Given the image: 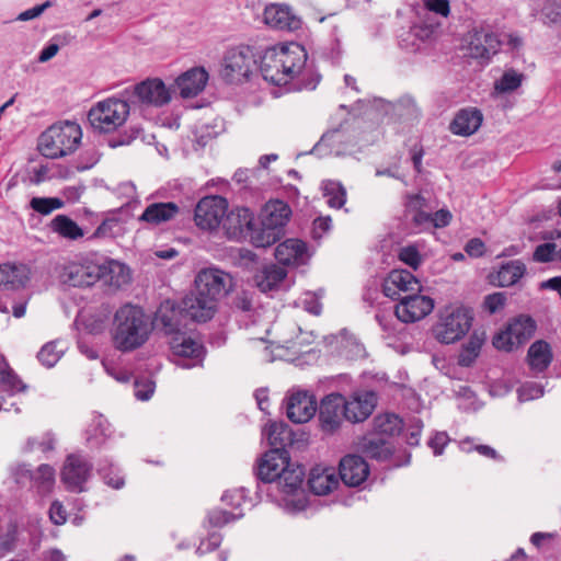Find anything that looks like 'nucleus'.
<instances>
[{
    "label": "nucleus",
    "mask_w": 561,
    "mask_h": 561,
    "mask_svg": "<svg viewBox=\"0 0 561 561\" xmlns=\"http://www.w3.org/2000/svg\"><path fill=\"white\" fill-rule=\"evenodd\" d=\"M51 231L58 233L61 238L76 241L81 239L85 232L84 230L69 216L57 215L49 224Z\"/></svg>",
    "instance_id": "39"
},
{
    "label": "nucleus",
    "mask_w": 561,
    "mask_h": 561,
    "mask_svg": "<svg viewBox=\"0 0 561 561\" xmlns=\"http://www.w3.org/2000/svg\"><path fill=\"white\" fill-rule=\"evenodd\" d=\"M469 56L476 59H489L491 55L497 51L500 41L497 36L490 31L483 28H473L468 32L463 39Z\"/></svg>",
    "instance_id": "19"
},
{
    "label": "nucleus",
    "mask_w": 561,
    "mask_h": 561,
    "mask_svg": "<svg viewBox=\"0 0 561 561\" xmlns=\"http://www.w3.org/2000/svg\"><path fill=\"white\" fill-rule=\"evenodd\" d=\"M536 329V321L530 316L519 314L493 336L492 344L499 351L512 352L528 342Z\"/></svg>",
    "instance_id": "8"
},
{
    "label": "nucleus",
    "mask_w": 561,
    "mask_h": 561,
    "mask_svg": "<svg viewBox=\"0 0 561 561\" xmlns=\"http://www.w3.org/2000/svg\"><path fill=\"white\" fill-rule=\"evenodd\" d=\"M20 472L22 476H27L31 480L39 484H51L55 478V469L46 463L37 467L36 470L31 469L28 466L23 465L20 467Z\"/></svg>",
    "instance_id": "48"
},
{
    "label": "nucleus",
    "mask_w": 561,
    "mask_h": 561,
    "mask_svg": "<svg viewBox=\"0 0 561 561\" xmlns=\"http://www.w3.org/2000/svg\"><path fill=\"white\" fill-rule=\"evenodd\" d=\"M317 408L316 397L305 390L293 392L286 398L287 417L297 424L308 422L316 414Z\"/></svg>",
    "instance_id": "18"
},
{
    "label": "nucleus",
    "mask_w": 561,
    "mask_h": 561,
    "mask_svg": "<svg viewBox=\"0 0 561 561\" xmlns=\"http://www.w3.org/2000/svg\"><path fill=\"white\" fill-rule=\"evenodd\" d=\"M231 309L233 312H238L241 317L253 321L256 313L253 293L247 290L238 293L232 298Z\"/></svg>",
    "instance_id": "44"
},
{
    "label": "nucleus",
    "mask_w": 561,
    "mask_h": 561,
    "mask_svg": "<svg viewBox=\"0 0 561 561\" xmlns=\"http://www.w3.org/2000/svg\"><path fill=\"white\" fill-rule=\"evenodd\" d=\"M451 218L453 215L447 208H442L435 213L431 211L428 230L447 227L450 224Z\"/></svg>",
    "instance_id": "60"
},
{
    "label": "nucleus",
    "mask_w": 561,
    "mask_h": 561,
    "mask_svg": "<svg viewBox=\"0 0 561 561\" xmlns=\"http://www.w3.org/2000/svg\"><path fill=\"white\" fill-rule=\"evenodd\" d=\"M255 65V54L250 46L232 47L225 54L220 77L228 84L243 83L250 78Z\"/></svg>",
    "instance_id": "7"
},
{
    "label": "nucleus",
    "mask_w": 561,
    "mask_h": 561,
    "mask_svg": "<svg viewBox=\"0 0 561 561\" xmlns=\"http://www.w3.org/2000/svg\"><path fill=\"white\" fill-rule=\"evenodd\" d=\"M420 280L407 270H393L390 272L388 279L386 280L382 291L385 296L396 299L398 293L396 289L401 291L420 293L421 291Z\"/></svg>",
    "instance_id": "29"
},
{
    "label": "nucleus",
    "mask_w": 561,
    "mask_h": 561,
    "mask_svg": "<svg viewBox=\"0 0 561 561\" xmlns=\"http://www.w3.org/2000/svg\"><path fill=\"white\" fill-rule=\"evenodd\" d=\"M141 128L139 126H130L128 129L124 130L122 134L112 136L107 139V145L111 148H116L121 146H127L131 144L136 138L139 137L141 133Z\"/></svg>",
    "instance_id": "52"
},
{
    "label": "nucleus",
    "mask_w": 561,
    "mask_h": 561,
    "mask_svg": "<svg viewBox=\"0 0 561 561\" xmlns=\"http://www.w3.org/2000/svg\"><path fill=\"white\" fill-rule=\"evenodd\" d=\"M208 72L203 67H195L176 79L180 95L184 99L198 95L206 87Z\"/></svg>",
    "instance_id": "30"
},
{
    "label": "nucleus",
    "mask_w": 561,
    "mask_h": 561,
    "mask_svg": "<svg viewBox=\"0 0 561 561\" xmlns=\"http://www.w3.org/2000/svg\"><path fill=\"white\" fill-rule=\"evenodd\" d=\"M290 216L291 209L287 203L279 199L267 202L260 213L256 230L250 234L252 244L267 248L279 241Z\"/></svg>",
    "instance_id": "3"
},
{
    "label": "nucleus",
    "mask_w": 561,
    "mask_h": 561,
    "mask_svg": "<svg viewBox=\"0 0 561 561\" xmlns=\"http://www.w3.org/2000/svg\"><path fill=\"white\" fill-rule=\"evenodd\" d=\"M345 397L341 393L325 396L319 405L320 428L325 434H334L345 420Z\"/></svg>",
    "instance_id": "15"
},
{
    "label": "nucleus",
    "mask_w": 561,
    "mask_h": 561,
    "mask_svg": "<svg viewBox=\"0 0 561 561\" xmlns=\"http://www.w3.org/2000/svg\"><path fill=\"white\" fill-rule=\"evenodd\" d=\"M100 266L98 261L83 257L64 264L59 272L62 284L72 287H90L100 280Z\"/></svg>",
    "instance_id": "10"
},
{
    "label": "nucleus",
    "mask_w": 561,
    "mask_h": 561,
    "mask_svg": "<svg viewBox=\"0 0 561 561\" xmlns=\"http://www.w3.org/2000/svg\"><path fill=\"white\" fill-rule=\"evenodd\" d=\"M339 474L344 484L358 486L366 481L369 466L362 456L346 455L340 461Z\"/></svg>",
    "instance_id": "23"
},
{
    "label": "nucleus",
    "mask_w": 561,
    "mask_h": 561,
    "mask_svg": "<svg viewBox=\"0 0 561 561\" xmlns=\"http://www.w3.org/2000/svg\"><path fill=\"white\" fill-rule=\"evenodd\" d=\"M82 138L81 127L73 122H65L48 127L38 139V150L50 159L73 152Z\"/></svg>",
    "instance_id": "4"
},
{
    "label": "nucleus",
    "mask_w": 561,
    "mask_h": 561,
    "mask_svg": "<svg viewBox=\"0 0 561 561\" xmlns=\"http://www.w3.org/2000/svg\"><path fill=\"white\" fill-rule=\"evenodd\" d=\"M208 523L213 527H222L231 520H234L236 516L227 511L215 508L208 512Z\"/></svg>",
    "instance_id": "59"
},
{
    "label": "nucleus",
    "mask_w": 561,
    "mask_h": 561,
    "mask_svg": "<svg viewBox=\"0 0 561 561\" xmlns=\"http://www.w3.org/2000/svg\"><path fill=\"white\" fill-rule=\"evenodd\" d=\"M130 104H146L152 106H162L170 102L171 95L164 82L159 78H148L133 88H126L122 91Z\"/></svg>",
    "instance_id": "9"
},
{
    "label": "nucleus",
    "mask_w": 561,
    "mask_h": 561,
    "mask_svg": "<svg viewBox=\"0 0 561 561\" xmlns=\"http://www.w3.org/2000/svg\"><path fill=\"white\" fill-rule=\"evenodd\" d=\"M30 206L41 215H49L55 209L61 208L64 202L58 197H33Z\"/></svg>",
    "instance_id": "51"
},
{
    "label": "nucleus",
    "mask_w": 561,
    "mask_h": 561,
    "mask_svg": "<svg viewBox=\"0 0 561 561\" xmlns=\"http://www.w3.org/2000/svg\"><path fill=\"white\" fill-rule=\"evenodd\" d=\"M264 23L272 28L279 31H296L300 28L301 21L288 5L270 4L263 13Z\"/></svg>",
    "instance_id": "26"
},
{
    "label": "nucleus",
    "mask_w": 561,
    "mask_h": 561,
    "mask_svg": "<svg viewBox=\"0 0 561 561\" xmlns=\"http://www.w3.org/2000/svg\"><path fill=\"white\" fill-rule=\"evenodd\" d=\"M526 265L520 260H512L503 263L496 274V285L500 287H510L519 282L526 274Z\"/></svg>",
    "instance_id": "38"
},
{
    "label": "nucleus",
    "mask_w": 561,
    "mask_h": 561,
    "mask_svg": "<svg viewBox=\"0 0 561 561\" xmlns=\"http://www.w3.org/2000/svg\"><path fill=\"white\" fill-rule=\"evenodd\" d=\"M221 226L229 239L250 238L256 230L254 214L247 207H237L226 213Z\"/></svg>",
    "instance_id": "17"
},
{
    "label": "nucleus",
    "mask_w": 561,
    "mask_h": 561,
    "mask_svg": "<svg viewBox=\"0 0 561 561\" xmlns=\"http://www.w3.org/2000/svg\"><path fill=\"white\" fill-rule=\"evenodd\" d=\"M256 479L264 483L276 482L285 494L296 493L302 485L306 471L300 465L290 463V456L277 450L266 451L254 469Z\"/></svg>",
    "instance_id": "2"
},
{
    "label": "nucleus",
    "mask_w": 561,
    "mask_h": 561,
    "mask_svg": "<svg viewBox=\"0 0 561 561\" xmlns=\"http://www.w3.org/2000/svg\"><path fill=\"white\" fill-rule=\"evenodd\" d=\"M164 332L167 335H179L190 330V321L182 304L171 300L161 302L156 311L152 324Z\"/></svg>",
    "instance_id": "11"
},
{
    "label": "nucleus",
    "mask_w": 561,
    "mask_h": 561,
    "mask_svg": "<svg viewBox=\"0 0 561 561\" xmlns=\"http://www.w3.org/2000/svg\"><path fill=\"white\" fill-rule=\"evenodd\" d=\"M522 75L511 70L504 72L499 81L495 83V89L500 92H511L516 90L522 83Z\"/></svg>",
    "instance_id": "53"
},
{
    "label": "nucleus",
    "mask_w": 561,
    "mask_h": 561,
    "mask_svg": "<svg viewBox=\"0 0 561 561\" xmlns=\"http://www.w3.org/2000/svg\"><path fill=\"white\" fill-rule=\"evenodd\" d=\"M180 211V207L173 202L152 203L146 207L138 220L151 226H159L174 219Z\"/></svg>",
    "instance_id": "33"
},
{
    "label": "nucleus",
    "mask_w": 561,
    "mask_h": 561,
    "mask_svg": "<svg viewBox=\"0 0 561 561\" xmlns=\"http://www.w3.org/2000/svg\"><path fill=\"white\" fill-rule=\"evenodd\" d=\"M543 396V387L536 382H525L518 389V398L520 401L538 399Z\"/></svg>",
    "instance_id": "56"
},
{
    "label": "nucleus",
    "mask_w": 561,
    "mask_h": 561,
    "mask_svg": "<svg viewBox=\"0 0 561 561\" xmlns=\"http://www.w3.org/2000/svg\"><path fill=\"white\" fill-rule=\"evenodd\" d=\"M60 36H55L39 53L38 61L46 62L55 57L59 50Z\"/></svg>",
    "instance_id": "63"
},
{
    "label": "nucleus",
    "mask_w": 561,
    "mask_h": 561,
    "mask_svg": "<svg viewBox=\"0 0 561 561\" xmlns=\"http://www.w3.org/2000/svg\"><path fill=\"white\" fill-rule=\"evenodd\" d=\"M400 302L396 306L394 313L398 320L403 323H413L432 312L434 300L431 297L412 293L411 295L399 298Z\"/></svg>",
    "instance_id": "16"
},
{
    "label": "nucleus",
    "mask_w": 561,
    "mask_h": 561,
    "mask_svg": "<svg viewBox=\"0 0 561 561\" xmlns=\"http://www.w3.org/2000/svg\"><path fill=\"white\" fill-rule=\"evenodd\" d=\"M337 484L339 481L334 473L328 470L319 472L317 469H313L308 479L309 490L316 495H327L334 490Z\"/></svg>",
    "instance_id": "41"
},
{
    "label": "nucleus",
    "mask_w": 561,
    "mask_h": 561,
    "mask_svg": "<svg viewBox=\"0 0 561 561\" xmlns=\"http://www.w3.org/2000/svg\"><path fill=\"white\" fill-rule=\"evenodd\" d=\"M331 217H318L313 220L312 236L314 239L321 238L331 229Z\"/></svg>",
    "instance_id": "64"
},
{
    "label": "nucleus",
    "mask_w": 561,
    "mask_h": 561,
    "mask_svg": "<svg viewBox=\"0 0 561 561\" xmlns=\"http://www.w3.org/2000/svg\"><path fill=\"white\" fill-rule=\"evenodd\" d=\"M280 60L279 46L267 47L260 58V71L264 80L275 85H285Z\"/></svg>",
    "instance_id": "28"
},
{
    "label": "nucleus",
    "mask_w": 561,
    "mask_h": 561,
    "mask_svg": "<svg viewBox=\"0 0 561 561\" xmlns=\"http://www.w3.org/2000/svg\"><path fill=\"white\" fill-rule=\"evenodd\" d=\"M106 420L102 415L95 416L93 423L87 430V442L91 446H100L106 438Z\"/></svg>",
    "instance_id": "50"
},
{
    "label": "nucleus",
    "mask_w": 561,
    "mask_h": 561,
    "mask_svg": "<svg viewBox=\"0 0 561 561\" xmlns=\"http://www.w3.org/2000/svg\"><path fill=\"white\" fill-rule=\"evenodd\" d=\"M557 244L546 242L536 247L533 253V260L539 263H548L557 259Z\"/></svg>",
    "instance_id": "54"
},
{
    "label": "nucleus",
    "mask_w": 561,
    "mask_h": 561,
    "mask_svg": "<svg viewBox=\"0 0 561 561\" xmlns=\"http://www.w3.org/2000/svg\"><path fill=\"white\" fill-rule=\"evenodd\" d=\"M0 386L11 394L26 389V385L7 363L0 367Z\"/></svg>",
    "instance_id": "47"
},
{
    "label": "nucleus",
    "mask_w": 561,
    "mask_h": 561,
    "mask_svg": "<svg viewBox=\"0 0 561 561\" xmlns=\"http://www.w3.org/2000/svg\"><path fill=\"white\" fill-rule=\"evenodd\" d=\"M154 391V383L150 380H146L141 383L139 380H135V397L138 400H149Z\"/></svg>",
    "instance_id": "62"
},
{
    "label": "nucleus",
    "mask_w": 561,
    "mask_h": 561,
    "mask_svg": "<svg viewBox=\"0 0 561 561\" xmlns=\"http://www.w3.org/2000/svg\"><path fill=\"white\" fill-rule=\"evenodd\" d=\"M98 264L100 266V279H104L106 283L116 286L128 282L129 270L125 264L108 259L98 261Z\"/></svg>",
    "instance_id": "36"
},
{
    "label": "nucleus",
    "mask_w": 561,
    "mask_h": 561,
    "mask_svg": "<svg viewBox=\"0 0 561 561\" xmlns=\"http://www.w3.org/2000/svg\"><path fill=\"white\" fill-rule=\"evenodd\" d=\"M130 111V103L119 93V98H108L94 105L88 113L91 127L100 133H111L122 126Z\"/></svg>",
    "instance_id": "6"
},
{
    "label": "nucleus",
    "mask_w": 561,
    "mask_h": 561,
    "mask_svg": "<svg viewBox=\"0 0 561 561\" xmlns=\"http://www.w3.org/2000/svg\"><path fill=\"white\" fill-rule=\"evenodd\" d=\"M528 7L530 15L545 23H557L561 20L560 8L551 0H528Z\"/></svg>",
    "instance_id": "42"
},
{
    "label": "nucleus",
    "mask_w": 561,
    "mask_h": 561,
    "mask_svg": "<svg viewBox=\"0 0 561 561\" xmlns=\"http://www.w3.org/2000/svg\"><path fill=\"white\" fill-rule=\"evenodd\" d=\"M507 297L505 293L497 291L484 297L483 306L490 313H495L506 304Z\"/></svg>",
    "instance_id": "58"
},
{
    "label": "nucleus",
    "mask_w": 561,
    "mask_h": 561,
    "mask_svg": "<svg viewBox=\"0 0 561 561\" xmlns=\"http://www.w3.org/2000/svg\"><path fill=\"white\" fill-rule=\"evenodd\" d=\"M18 268L10 264L0 265V288H13L16 284Z\"/></svg>",
    "instance_id": "57"
},
{
    "label": "nucleus",
    "mask_w": 561,
    "mask_h": 561,
    "mask_svg": "<svg viewBox=\"0 0 561 561\" xmlns=\"http://www.w3.org/2000/svg\"><path fill=\"white\" fill-rule=\"evenodd\" d=\"M323 195L328 197V205L341 208L346 203V190L341 182L328 180L322 184Z\"/></svg>",
    "instance_id": "46"
},
{
    "label": "nucleus",
    "mask_w": 561,
    "mask_h": 561,
    "mask_svg": "<svg viewBox=\"0 0 561 561\" xmlns=\"http://www.w3.org/2000/svg\"><path fill=\"white\" fill-rule=\"evenodd\" d=\"M359 449L366 458L385 462L391 459L396 446L393 440L369 432L362 437Z\"/></svg>",
    "instance_id": "24"
},
{
    "label": "nucleus",
    "mask_w": 561,
    "mask_h": 561,
    "mask_svg": "<svg viewBox=\"0 0 561 561\" xmlns=\"http://www.w3.org/2000/svg\"><path fill=\"white\" fill-rule=\"evenodd\" d=\"M552 358L551 346L543 340L535 341L528 348V365L537 374L543 373L550 366Z\"/></svg>",
    "instance_id": "35"
},
{
    "label": "nucleus",
    "mask_w": 561,
    "mask_h": 561,
    "mask_svg": "<svg viewBox=\"0 0 561 561\" xmlns=\"http://www.w3.org/2000/svg\"><path fill=\"white\" fill-rule=\"evenodd\" d=\"M402 420L396 414H380L374 417L373 431L370 433L382 435L392 440L402 430Z\"/></svg>",
    "instance_id": "40"
},
{
    "label": "nucleus",
    "mask_w": 561,
    "mask_h": 561,
    "mask_svg": "<svg viewBox=\"0 0 561 561\" xmlns=\"http://www.w3.org/2000/svg\"><path fill=\"white\" fill-rule=\"evenodd\" d=\"M283 76L285 84L291 82L298 76L302 75L308 60V54L304 46L297 43L279 46Z\"/></svg>",
    "instance_id": "20"
},
{
    "label": "nucleus",
    "mask_w": 561,
    "mask_h": 561,
    "mask_svg": "<svg viewBox=\"0 0 561 561\" xmlns=\"http://www.w3.org/2000/svg\"><path fill=\"white\" fill-rule=\"evenodd\" d=\"M182 307L187 314L191 322H207L210 320L217 308V302L213 299L202 295L197 290L191 295L185 296L182 301Z\"/></svg>",
    "instance_id": "21"
},
{
    "label": "nucleus",
    "mask_w": 561,
    "mask_h": 561,
    "mask_svg": "<svg viewBox=\"0 0 561 561\" xmlns=\"http://www.w3.org/2000/svg\"><path fill=\"white\" fill-rule=\"evenodd\" d=\"M473 321L471 311L463 307H446L439 311L433 325L434 337L442 344H451L461 340L470 330Z\"/></svg>",
    "instance_id": "5"
},
{
    "label": "nucleus",
    "mask_w": 561,
    "mask_h": 561,
    "mask_svg": "<svg viewBox=\"0 0 561 561\" xmlns=\"http://www.w3.org/2000/svg\"><path fill=\"white\" fill-rule=\"evenodd\" d=\"M399 259L413 270H417L422 262L421 254L416 247L408 245L400 249Z\"/></svg>",
    "instance_id": "55"
},
{
    "label": "nucleus",
    "mask_w": 561,
    "mask_h": 561,
    "mask_svg": "<svg viewBox=\"0 0 561 561\" xmlns=\"http://www.w3.org/2000/svg\"><path fill=\"white\" fill-rule=\"evenodd\" d=\"M152 332V322L144 309L126 304L114 314L112 340L116 350L128 353L141 347Z\"/></svg>",
    "instance_id": "1"
},
{
    "label": "nucleus",
    "mask_w": 561,
    "mask_h": 561,
    "mask_svg": "<svg viewBox=\"0 0 561 561\" xmlns=\"http://www.w3.org/2000/svg\"><path fill=\"white\" fill-rule=\"evenodd\" d=\"M275 259L283 265H299L307 259V244L299 239H287L275 249Z\"/></svg>",
    "instance_id": "31"
},
{
    "label": "nucleus",
    "mask_w": 561,
    "mask_h": 561,
    "mask_svg": "<svg viewBox=\"0 0 561 561\" xmlns=\"http://www.w3.org/2000/svg\"><path fill=\"white\" fill-rule=\"evenodd\" d=\"M53 7V2L50 0H47L45 1L44 3L42 4H38V5H35L28 10H25L23 12H21L19 15H18V20L19 21H30V20H33V19H36L38 18L41 14H43V12Z\"/></svg>",
    "instance_id": "61"
},
{
    "label": "nucleus",
    "mask_w": 561,
    "mask_h": 561,
    "mask_svg": "<svg viewBox=\"0 0 561 561\" xmlns=\"http://www.w3.org/2000/svg\"><path fill=\"white\" fill-rule=\"evenodd\" d=\"M482 344L483 339L474 331L470 335L469 341L462 345L461 352L458 356V364L462 367L471 366L479 356Z\"/></svg>",
    "instance_id": "45"
},
{
    "label": "nucleus",
    "mask_w": 561,
    "mask_h": 561,
    "mask_svg": "<svg viewBox=\"0 0 561 561\" xmlns=\"http://www.w3.org/2000/svg\"><path fill=\"white\" fill-rule=\"evenodd\" d=\"M265 435L271 446L270 450H277L279 454L289 455L286 447L296 443V434L284 422L271 423L265 430Z\"/></svg>",
    "instance_id": "32"
},
{
    "label": "nucleus",
    "mask_w": 561,
    "mask_h": 561,
    "mask_svg": "<svg viewBox=\"0 0 561 561\" xmlns=\"http://www.w3.org/2000/svg\"><path fill=\"white\" fill-rule=\"evenodd\" d=\"M377 397L373 391H364L345 398V420L352 423L364 422L373 413Z\"/></svg>",
    "instance_id": "25"
},
{
    "label": "nucleus",
    "mask_w": 561,
    "mask_h": 561,
    "mask_svg": "<svg viewBox=\"0 0 561 561\" xmlns=\"http://www.w3.org/2000/svg\"><path fill=\"white\" fill-rule=\"evenodd\" d=\"M286 276L287 272L285 268L271 265L256 275V285L262 293L268 294L280 289Z\"/></svg>",
    "instance_id": "37"
},
{
    "label": "nucleus",
    "mask_w": 561,
    "mask_h": 561,
    "mask_svg": "<svg viewBox=\"0 0 561 561\" xmlns=\"http://www.w3.org/2000/svg\"><path fill=\"white\" fill-rule=\"evenodd\" d=\"M483 122V114L477 107L459 110L450 122L449 130L457 136L468 137L478 131Z\"/></svg>",
    "instance_id": "27"
},
{
    "label": "nucleus",
    "mask_w": 561,
    "mask_h": 561,
    "mask_svg": "<svg viewBox=\"0 0 561 561\" xmlns=\"http://www.w3.org/2000/svg\"><path fill=\"white\" fill-rule=\"evenodd\" d=\"M227 209L228 203L226 198L218 195L205 196L195 207V224L203 230L213 231L222 224Z\"/></svg>",
    "instance_id": "12"
},
{
    "label": "nucleus",
    "mask_w": 561,
    "mask_h": 561,
    "mask_svg": "<svg viewBox=\"0 0 561 561\" xmlns=\"http://www.w3.org/2000/svg\"><path fill=\"white\" fill-rule=\"evenodd\" d=\"M195 284L198 293L217 302L219 298L232 290L233 278L221 270L206 268L197 274Z\"/></svg>",
    "instance_id": "13"
},
{
    "label": "nucleus",
    "mask_w": 561,
    "mask_h": 561,
    "mask_svg": "<svg viewBox=\"0 0 561 561\" xmlns=\"http://www.w3.org/2000/svg\"><path fill=\"white\" fill-rule=\"evenodd\" d=\"M170 347L175 356L201 362L204 356V346L186 335V332L174 335L170 340Z\"/></svg>",
    "instance_id": "34"
},
{
    "label": "nucleus",
    "mask_w": 561,
    "mask_h": 561,
    "mask_svg": "<svg viewBox=\"0 0 561 561\" xmlns=\"http://www.w3.org/2000/svg\"><path fill=\"white\" fill-rule=\"evenodd\" d=\"M65 344L61 341L46 343L37 353V358L47 368L54 367L65 353Z\"/></svg>",
    "instance_id": "43"
},
{
    "label": "nucleus",
    "mask_w": 561,
    "mask_h": 561,
    "mask_svg": "<svg viewBox=\"0 0 561 561\" xmlns=\"http://www.w3.org/2000/svg\"><path fill=\"white\" fill-rule=\"evenodd\" d=\"M432 208L427 199L421 194H407L404 201V216L417 231L428 230Z\"/></svg>",
    "instance_id": "22"
},
{
    "label": "nucleus",
    "mask_w": 561,
    "mask_h": 561,
    "mask_svg": "<svg viewBox=\"0 0 561 561\" xmlns=\"http://www.w3.org/2000/svg\"><path fill=\"white\" fill-rule=\"evenodd\" d=\"M121 229L118 218L114 216L107 217L98 226L94 232L88 237V240L116 238L121 233Z\"/></svg>",
    "instance_id": "49"
},
{
    "label": "nucleus",
    "mask_w": 561,
    "mask_h": 561,
    "mask_svg": "<svg viewBox=\"0 0 561 561\" xmlns=\"http://www.w3.org/2000/svg\"><path fill=\"white\" fill-rule=\"evenodd\" d=\"M93 465L80 454L67 456L61 470V481L70 492L85 491L84 484L91 477Z\"/></svg>",
    "instance_id": "14"
}]
</instances>
